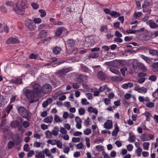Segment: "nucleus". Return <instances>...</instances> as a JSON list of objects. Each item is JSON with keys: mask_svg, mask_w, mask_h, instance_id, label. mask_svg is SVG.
<instances>
[{"mask_svg": "<svg viewBox=\"0 0 158 158\" xmlns=\"http://www.w3.org/2000/svg\"><path fill=\"white\" fill-rule=\"evenodd\" d=\"M16 109L19 114L23 118H26L28 120L31 118L30 111L24 106H17Z\"/></svg>", "mask_w": 158, "mask_h": 158, "instance_id": "obj_1", "label": "nucleus"}, {"mask_svg": "<svg viewBox=\"0 0 158 158\" xmlns=\"http://www.w3.org/2000/svg\"><path fill=\"white\" fill-rule=\"evenodd\" d=\"M24 94L26 98L29 99H30V103H33L38 101V99L34 100L35 94L32 90L27 89L24 91Z\"/></svg>", "mask_w": 158, "mask_h": 158, "instance_id": "obj_2", "label": "nucleus"}, {"mask_svg": "<svg viewBox=\"0 0 158 158\" xmlns=\"http://www.w3.org/2000/svg\"><path fill=\"white\" fill-rule=\"evenodd\" d=\"M26 26L31 31H34L36 27V24L32 20L29 19L26 20L25 22Z\"/></svg>", "mask_w": 158, "mask_h": 158, "instance_id": "obj_3", "label": "nucleus"}, {"mask_svg": "<svg viewBox=\"0 0 158 158\" xmlns=\"http://www.w3.org/2000/svg\"><path fill=\"white\" fill-rule=\"evenodd\" d=\"M13 9L16 13L19 15H23L25 12L24 9L16 4L13 6Z\"/></svg>", "mask_w": 158, "mask_h": 158, "instance_id": "obj_4", "label": "nucleus"}, {"mask_svg": "<svg viewBox=\"0 0 158 158\" xmlns=\"http://www.w3.org/2000/svg\"><path fill=\"white\" fill-rule=\"evenodd\" d=\"M52 89V86L49 84H46L43 86L42 91L44 94H47L51 92Z\"/></svg>", "mask_w": 158, "mask_h": 158, "instance_id": "obj_5", "label": "nucleus"}, {"mask_svg": "<svg viewBox=\"0 0 158 158\" xmlns=\"http://www.w3.org/2000/svg\"><path fill=\"white\" fill-rule=\"evenodd\" d=\"M32 90L36 94L41 92L42 88L39 84L35 83L32 86Z\"/></svg>", "mask_w": 158, "mask_h": 158, "instance_id": "obj_6", "label": "nucleus"}, {"mask_svg": "<svg viewBox=\"0 0 158 158\" xmlns=\"http://www.w3.org/2000/svg\"><path fill=\"white\" fill-rule=\"evenodd\" d=\"M67 29L64 27H60L56 29L55 36L58 37L60 36L63 31H65Z\"/></svg>", "mask_w": 158, "mask_h": 158, "instance_id": "obj_7", "label": "nucleus"}, {"mask_svg": "<svg viewBox=\"0 0 158 158\" xmlns=\"http://www.w3.org/2000/svg\"><path fill=\"white\" fill-rule=\"evenodd\" d=\"M19 43L20 41L17 38L14 37L8 39L6 42V43L7 44H19Z\"/></svg>", "mask_w": 158, "mask_h": 158, "instance_id": "obj_8", "label": "nucleus"}, {"mask_svg": "<svg viewBox=\"0 0 158 158\" xmlns=\"http://www.w3.org/2000/svg\"><path fill=\"white\" fill-rule=\"evenodd\" d=\"M88 77L86 75L80 74L78 75L77 77L76 81L79 83H82L84 79L87 80Z\"/></svg>", "mask_w": 158, "mask_h": 158, "instance_id": "obj_9", "label": "nucleus"}, {"mask_svg": "<svg viewBox=\"0 0 158 158\" xmlns=\"http://www.w3.org/2000/svg\"><path fill=\"white\" fill-rule=\"evenodd\" d=\"M97 77L98 79L101 81H105L106 78L105 73L102 71H100L97 73Z\"/></svg>", "mask_w": 158, "mask_h": 158, "instance_id": "obj_10", "label": "nucleus"}, {"mask_svg": "<svg viewBox=\"0 0 158 158\" xmlns=\"http://www.w3.org/2000/svg\"><path fill=\"white\" fill-rule=\"evenodd\" d=\"M69 71V68L64 69L62 70H59L56 74L58 76L63 77L65 74Z\"/></svg>", "mask_w": 158, "mask_h": 158, "instance_id": "obj_11", "label": "nucleus"}, {"mask_svg": "<svg viewBox=\"0 0 158 158\" xmlns=\"http://www.w3.org/2000/svg\"><path fill=\"white\" fill-rule=\"evenodd\" d=\"M22 78L20 77H18L15 79H13L10 81V83L14 84L15 85H20L22 84Z\"/></svg>", "mask_w": 158, "mask_h": 158, "instance_id": "obj_12", "label": "nucleus"}, {"mask_svg": "<svg viewBox=\"0 0 158 158\" xmlns=\"http://www.w3.org/2000/svg\"><path fill=\"white\" fill-rule=\"evenodd\" d=\"M112 122L111 120H108L104 124V127L108 129H110L112 127Z\"/></svg>", "mask_w": 158, "mask_h": 158, "instance_id": "obj_13", "label": "nucleus"}, {"mask_svg": "<svg viewBox=\"0 0 158 158\" xmlns=\"http://www.w3.org/2000/svg\"><path fill=\"white\" fill-rule=\"evenodd\" d=\"M136 64H137V66L139 69L143 72H146L147 70L146 67L143 63L140 62H137L136 63Z\"/></svg>", "mask_w": 158, "mask_h": 158, "instance_id": "obj_14", "label": "nucleus"}, {"mask_svg": "<svg viewBox=\"0 0 158 158\" xmlns=\"http://www.w3.org/2000/svg\"><path fill=\"white\" fill-rule=\"evenodd\" d=\"M20 123L17 120L13 121L11 122L10 123V126L11 127L14 128L19 127L20 126Z\"/></svg>", "mask_w": 158, "mask_h": 158, "instance_id": "obj_15", "label": "nucleus"}, {"mask_svg": "<svg viewBox=\"0 0 158 158\" xmlns=\"http://www.w3.org/2000/svg\"><path fill=\"white\" fill-rule=\"evenodd\" d=\"M27 1L25 0H23L19 1L16 4L19 5L24 9L25 8L27 7Z\"/></svg>", "mask_w": 158, "mask_h": 158, "instance_id": "obj_16", "label": "nucleus"}, {"mask_svg": "<svg viewBox=\"0 0 158 158\" xmlns=\"http://www.w3.org/2000/svg\"><path fill=\"white\" fill-rule=\"evenodd\" d=\"M123 78L120 76H113L111 77V80L114 82H121L123 80Z\"/></svg>", "mask_w": 158, "mask_h": 158, "instance_id": "obj_17", "label": "nucleus"}, {"mask_svg": "<svg viewBox=\"0 0 158 158\" xmlns=\"http://www.w3.org/2000/svg\"><path fill=\"white\" fill-rule=\"evenodd\" d=\"M114 129L112 132V136H116L117 135L119 131V128L117 123L114 124Z\"/></svg>", "mask_w": 158, "mask_h": 158, "instance_id": "obj_18", "label": "nucleus"}, {"mask_svg": "<svg viewBox=\"0 0 158 158\" xmlns=\"http://www.w3.org/2000/svg\"><path fill=\"white\" fill-rule=\"evenodd\" d=\"M75 44V42L73 39L68 40L65 44L66 45L70 47L74 46Z\"/></svg>", "mask_w": 158, "mask_h": 158, "instance_id": "obj_19", "label": "nucleus"}, {"mask_svg": "<svg viewBox=\"0 0 158 158\" xmlns=\"http://www.w3.org/2000/svg\"><path fill=\"white\" fill-rule=\"evenodd\" d=\"M110 15L114 18H116L120 16L121 14L116 11L113 10L111 11Z\"/></svg>", "mask_w": 158, "mask_h": 158, "instance_id": "obj_20", "label": "nucleus"}, {"mask_svg": "<svg viewBox=\"0 0 158 158\" xmlns=\"http://www.w3.org/2000/svg\"><path fill=\"white\" fill-rule=\"evenodd\" d=\"M133 86V84L131 82H127V83L123 84L122 87L124 89H127L128 88H131Z\"/></svg>", "mask_w": 158, "mask_h": 158, "instance_id": "obj_21", "label": "nucleus"}, {"mask_svg": "<svg viewBox=\"0 0 158 158\" xmlns=\"http://www.w3.org/2000/svg\"><path fill=\"white\" fill-rule=\"evenodd\" d=\"M61 48L60 47L56 46L53 48L52 52L55 54H59L61 50Z\"/></svg>", "mask_w": 158, "mask_h": 158, "instance_id": "obj_22", "label": "nucleus"}, {"mask_svg": "<svg viewBox=\"0 0 158 158\" xmlns=\"http://www.w3.org/2000/svg\"><path fill=\"white\" fill-rule=\"evenodd\" d=\"M148 134L147 133H143V134L141 137L140 139L141 141H145L148 140Z\"/></svg>", "mask_w": 158, "mask_h": 158, "instance_id": "obj_23", "label": "nucleus"}, {"mask_svg": "<svg viewBox=\"0 0 158 158\" xmlns=\"http://www.w3.org/2000/svg\"><path fill=\"white\" fill-rule=\"evenodd\" d=\"M48 35V34L47 31L44 30H42L39 34V36H40V38L44 37L47 36Z\"/></svg>", "mask_w": 158, "mask_h": 158, "instance_id": "obj_24", "label": "nucleus"}, {"mask_svg": "<svg viewBox=\"0 0 158 158\" xmlns=\"http://www.w3.org/2000/svg\"><path fill=\"white\" fill-rule=\"evenodd\" d=\"M59 127L57 126H55L54 128V129L52 131V134L54 136H56L58 134V131H59Z\"/></svg>", "mask_w": 158, "mask_h": 158, "instance_id": "obj_25", "label": "nucleus"}, {"mask_svg": "<svg viewBox=\"0 0 158 158\" xmlns=\"http://www.w3.org/2000/svg\"><path fill=\"white\" fill-rule=\"evenodd\" d=\"M81 69L82 72H84L86 73H88L89 71V68L86 66L81 65Z\"/></svg>", "mask_w": 158, "mask_h": 158, "instance_id": "obj_26", "label": "nucleus"}, {"mask_svg": "<svg viewBox=\"0 0 158 158\" xmlns=\"http://www.w3.org/2000/svg\"><path fill=\"white\" fill-rule=\"evenodd\" d=\"M149 53L152 56H158V51L156 50L150 49L149 50Z\"/></svg>", "mask_w": 158, "mask_h": 158, "instance_id": "obj_27", "label": "nucleus"}, {"mask_svg": "<svg viewBox=\"0 0 158 158\" xmlns=\"http://www.w3.org/2000/svg\"><path fill=\"white\" fill-rule=\"evenodd\" d=\"M53 120V118L52 116L44 118L43 121L46 123H51Z\"/></svg>", "mask_w": 158, "mask_h": 158, "instance_id": "obj_28", "label": "nucleus"}, {"mask_svg": "<svg viewBox=\"0 0 158 158\" xmlns=\"http://www.w3.org/2000/svg\"><path fill=\"white\" fill-rule=\"evenodd\" d=\"M148 24L150 27L151 28H155L158 27V25L154 22H149Z\"/></svg>", "mask_w": 158, "mask_h": 158, "instance_id": "obj_29", "label": "nucleus"}, {"mask_svg": "<svg viewBox=\"0 0 158 158\" xmlns=\"http://www.w3.org/2000/svg\"><path fill=\"white\" fill-rule=\"evenodd\" d=\"M152 68L154 72H158V62L154 63L152 64Z\"/></svg>", "mask_w": 158, "mask_h": 158, "instance_id": "obj_30", "label": "nucleus"}, {"mask_svg": "<svg viewBox=\"0 0 158 158\" xmlns=\"http://www.w3.org/2000/svg\"><path fill=\"white\" fill-rule=\"evenodd\" d=\"M130 136L128 139V141L130 143L134 142L135 141V136L134 135H130L131 134V133H129Z\"/></svg>", "mask_w": 158, "mask_h": 158, "instance_id": "obj_31", "label": "nucleus"}, {"mask_svg": "<svg viewBox=\"0 0 158 158\" xmlns=\"http://www.w3.org/2000/svg\"><path fill=\"white\" fill-rule=\"evenodd\" d=\"M150 5V3L148 1L145 0L144 1L143 4L142 5V8H144L149 7Z\"/></svg>", "mask_w": 158, "mask_h": 158, "instance_id": "obj_32", "label": "nucleus"}, {"mask_svg": "<svg viewBox=\"0 0 158 158\" xmlns=\"http://www.w3.org/2000/svg\"><path fill=\"white\" fill-rule=\"evenodd\" d=\"M140 57L147 63H149L151 62V60L148 57L143 55H141Z\"/></svg>", "mask_w": 158, "mask_h": 158, "instance_id": "obj_33", "label": "nucleus"}, {"mask_svg": "<svg viewBox=\"0 0 158 158\" xmlns=\"http://www.w3.org/2000/svg\"><path fill=\"white\" fill-rule=\"evenodd\" d=\"M15 146V143L14 142L10 141L8 143V147L9 149H11Z\"/></svg>", "mask_w": 158, "mask_h": 158, "instance_id": "obj_34", "label": "nucleus"}, {"mask_svg": "<svg viewBox=\"0 0 158 158\" xmlns=\"http://www.w3.org/2000/svg\"><path fill=\"white\" fill-rule=\"evenodd\" d=\"M42 152L43 153L45 154L46 156L50 157L51 156V154L50 153L49 150L46 148L44 150H43L42 151Z\"/></svg>", "mask_w": 158, "mask_h": 158, "instance_id": "obj_35", "label": "nucleus"}, {"mask_svg": "<svg viewBox=\"0 0 158 158\" xmlns=\"http://www.w3.org/2000/svg\"><path fill=\"white\" fill-rule=\"evenodd\" d=\"M139 90V92H138L139 93H143L144 94L146 93L147 92V88H145L143 87H142L140 88Z\"/></svg>", "mask_w": 158, "mask_h": 158, "instance_id": "obj_36", "label": "nucleus"}, {"mask_svg": "<svg viewBox=\"0 0 158 158\" xmlns=\"http://www.w3.org/2000/svg\"><path fill=\"white\" fill-rule=\"evenodd\" d=\"M150 145L149 142H144L143 143V147L144 150H148L149 149V146Z\"/></svg>", "mask_w": 158, "mask_h": 158, "instance_id": "obj_37", "label": "nucleus"}, {"mask_svg": "<svg viewBox=\"0 0 158 158\" xmlns=\"http://www.w3.org/2000/svg\"><path fill=\"white\" fill-rule=\"evenodd\" d=\"M13 108V106L12 105H9L6 108V111L7 114H9L10 113V110Z\"/></svg>", "mask_w": 158, "mask_h": 158, "instance_id": "obj_38", "label": "nucleus"}, {"mask_svg": "<svg viewBox=\"0 0 158 158\" xmlns=\"http://www.w3.org/2000/svg\"><path fill=\"white\" fill-rule=\"evenodd\" d=\"M39 12L40 13V16L41 17H44L46 15V12L44 10L40 9L39 10Z\"/></svg>", "mask_w": 158, "mask_h": 158, "instance_id": "obj_39", "label": "nucleus"}, {"mask_svg": "<svg viewBox=\"0 0 158 158\" xmlns=\"http://www.w3.org/2000/svg\"><path fill=\"white\" fill-rule=\"evenodd\" d=\"M142 150L141 148L139 147L137 149H136L135 150V152L137 154V156H140L141 154V152H142Z\"/></svg>", "mask_w": 158, "mask_h": 158, "instance_id": "obj_40", "label": "nucleus"}, {"mask_svg": "<svg viewBox=\"0 0 158 158\" xmlns=\"http://www.w3.org/2000/svg\"><path fill=\"white\" fill-rule=\"evenodd\" d=\"M54 120L56 123H61L62 122V120L57 115H55V116L54 117Z\"/></svg>", "mask_w": 158, "mask_h": 158, "instance_id": "obj_41", "label": "nucleus"}, {"mask_svg": "<svg viewBox=\"0 0 158 158\" xmlns=\"http://www.w3.org/2000/svg\"><path fill=\"white\" fill-rule=\"evenodd\" d=\"M37 158H44L45 155L44 153H42V152H40L38 153L37 154H36L35 156Z\"/></svg>", "mask_w": 158, "mask_h": 158, "instance_id": "obj_42", "label": "nucleus"}, {"mask_svg": "<svg viewBox=\"0 0 158 158\" xmlns=\"http://www.w3.org/2000/svg\"><path fill=\"white\" fill-rule=\"evenodd\" d=\"M23 125L24 128H27L30 126V123L27 121H25L23 122Z\"/></svg>", "mask_w": 158, "mask_h": 158, "instance_id": "obj_43", "label": "nucleus"}, {"mask_svg": "<svg viewBox=\"0 0 158 158\" xmlns=\"http://www.w3.org/2000/svg\"><path fill=\"white\" fill-rule=\"evenodd\" d=\"M142 15V13L141 12H139L138 13L135 12L134 14V16L135 19H137V18Z\"/></svg>", "mask_w": 158, "mask_h": 158, "instance_id": "obj_44", "label": "nucleus"}, {"mask_svg": "<svg viewBox=\"0 0 158 158\" xmlns=\"http://www.w3.org/2000/svg\"><path fill=\"white\" fill-rule=\"evenodd\" d=\"M56 140L55 139L52 140L49 139L47 141V143H48L52 145H54L56 144Z\"/></svg>", "mask_w": 158, "mask_h": 158, "instance_id": "obj_45", "label": "nucleus"}, {"mask_svg": "<svg viewBox=\"0 0 158 158\" xmlns=\"http://www.w3.org/2000/svg\"><path fill=\"white\" fill-rule=\"evenodd\" d=\"M56 144L57 147L60 148H62V143L60 140H57L56 142Z\"/></svg>", "mask_w": 158, "mask_h": 158, "instance_id": "obj_46", "label": "nucleus"}, {"mask_svg": "<svg viewBox=\"0 0 158 158\" xmlns=\"http://www.w3.org/2000/svg\"><path fill=\"white\" fill-rule=\"evenodd\" d=\"M127 70V69L126 67H124L120 69V71L123 77L125 76V72Z\"/></svg>", "mask_w": 158, "mask_h": 158, "instance_id": "obj_47", "label": "nucleus"}, {"mask_svg": "<svg viewBox=\"0 0 158 158\" xmlns=\"http://www.w3.org/2000/svg\"><path fill=\"white\" fill-rule=\"evenodd\" d=\"M91 132V130L89 128H87L84 130V133L85 135H88Z\"/></svg>", "mask_w": 158, "mask_h": 158, "instance_id": "obj_48", "label": "nucleus"}, {"mask_svg": "<svg viewBox=\"0 0 158 158\" xmlns=\"http://www.w3.org/2000/svg\"><path fill=\"white\" fill-rule=\"evenodd\" d=\"M34 22L36 23L39 24L41 22V19L40 18H35L34 19Z\"/></svg>", "mask_w": 158, "mask_h": 158, "instance_id": "obj_49", "label": "nucleus"}, {"mask_svg": "<svg viewBox=\"0 0 158 158\" xmlns=\"http://www.w3.org/2000/svg\"><path fill=\"white\" fill-rule=\"evenodd\" d=\"M154 104L152 102L148 103L146 104V106L148 108H152L154 106Z\"/></svg>", "mask_w": 158, "mask_h": 158, "instance_id": "obj_50", "label": "nucleus"}, {"mask_svg": "<svg viewBox=\"0 0 158 158\" xmlns=\"http://www.w3.org/2000/svg\"><path fill=\"white\" fill-rule=\"evenodd\" d=\"M52 132H51L49 131H46L45 132V135H46V137H48L49 138H51V137L52 136Z\"/></svg>", "mask_w": 158, "mask_h": 158, "instance_id": "obj_51", "label": "nucleus"}, {"mask_svg": "<svg viewBox=\"0 0 158 158\" xmlns=\"http://www.w3.org/2000/svg\"><path fill=\"white\" fill-rule=\"evenodd\" d=\"M103 101L106 105H108L110 103V100L108 98H106L103 99Z\"/></svg>", "mask_w": 158, "mask_h": 158, "instance_id": "obj_52", "label": "nucleus"}, {"mask_svg": "<svg viewBox=\"0 0 158 158\" xmlns=\"http://www.w3.org/2000/svg\"><path fill=\"white\" fill-rule=\"evenodd\" d=\"M85 141L86 143V145L87 147L88 148H89L90 147V144L89 141L90 139L89 138L87 137H86L85 139Z\"/></svg>", "mask_w": 158, "mask_h": 158, "instance_id": "obj_53", "label": "nucleus"}, {"mask_svg": "<svg viewBox=\"0 0 158 158\" xmlns=\"http://www.w3.org/2000/svg\"><path fill=\"white\" fill-rule=\"evenodd\" d=\"M78 111L79 114L80 115L84 114L85 113V109L83 108H81L79 109Z\"/></svg>", "mask_w": 158, "mask_h": 158, "instance_id": "obj_54", "label": "nucleus"}, {"mask_svg": "<svg viewBox=\"0 0 158 158\" xmlns=\"http://www.w3.org/2000/svg\"><path fill=\"white\" fill-rule=\"evenodd\" d=\"M60 133L63 134H65L67 133V131L63 127H61L60 130Z\"/></svg>", "mask_w": 158, "mask_h": 158, "instance_id": "obj_55", "label": "nucleus"}, {"mask_svg": "<svg viewBox=\"0 0 158 158\" xmlns=\"http://www.w3.org/2000/svg\"><path fill=\"white\" fill-rule=\"evenodd\" d=\"M80 141V139L79 138L73 137L72 139V142L74 143L79 142Z\"/></svg>", "mask_w": 158, "mask_h": 158, "instance_id": "obj_56", "label": "nucleus"}, {"mask_svg": "<svg viewBox=\"0 0 158 158\" xmlns=\"http://www.w3.org/2000/svg\"><path fill=\"white\" fill-rule=\"evenodd\" d=\"M98 54L97 53H92L90 55V57L93 58L98 57Z\"/></svg>", "mask_w": 158, "mask_h": 158, "instance_id": "obj_57", "label": "nucleus"}, {"mask_svg": "<svg viewBox=\"0 0 158 158\" xmlns=\"http://www.w3.org/2000/svg\"><path fill=\"white\" fill-rule=\"evenodd\" d=\"M149 79L153 81H155L156 79V77L155 75H152L149 77Z\"/></svg>", "mask_w": 158, "mask_h": 158, "instance_id": "obj_58", "label": "nucleus"}, {"mask_svg": "<svg viewBox=\"0 0 158 158\" xmlns=\"http://www.w3.org/2000/svg\"><path fill=\"white\" fill-rule=\"evenodd\" d=\"M81 103L83 105H87L89 104V102L87 101L85 98H82L81 99Z\"/></svg>", "mask_w": 158, "mask_h": 158, "instance_id": "obj_59", "label": "nucleus"}, {"mask_svg": "<svg viewBox=\"0 0 158 158\" xmlns=\"http://www.w3.org/2000/svg\"><path fill=\"white\" fill-rule=\"evenodd\" d=\"M105 29H107V26L106 25H103L101 27L99 30L101 32H103L104 31Z\"/></svg>", "mask_w": 158, "mask_h": 158, "instance_id": "obj_60", "label": "nucleus"}, {"mask_svg": "<svg viewBox=\"0 0 158 158\" xmlns=\"http://www.w3.org/2000/svg\"><path fill=\"white\" fill-rule=\"evenodd\" d=\"M114 41L115 42H118L119 43H121L123 42V40L122 39L119 38V37H116L114 38Z\"/></svg>", "mask_w": 158, "mask_h": 158, "instance_id": "obj_61", "label": "nucleus"}, {"mask_svg": "<svg viewBox=\"0 0 158 158\" xmlns=\"http://www.w3.org/2000/svg\"><path fill=\"white\" fill-rule=\"evenodd\" d=\"M85 94L88 99H92L93 95L91 93H86Z\"/></svg>", "mask_w": 158, "mask_h": 158, "instance_id": "obj_62", "label": "nucleus"}, {"mask_svg": "<svg viewBox=\"0 0 158 158\" xmlns=\"http://www.w3.org/2000/svg\"><path fill=\"white\" fill-rule=\"evenodd\" d=\"M127 150L129 151H131L133 148V146L131 144H129L127 146Z\"/></svg>", "mask_w": 158, "mask_h": 158, "instance_id": "obj_63", "label": "nucleus"}, {"mask_svg": "<svg viewBox=\"0 0 158 158\" xmlns=\"http://www.w3.org/2000/svg\"><path fill=\"white\" fill-rule=\"evenodd\" d=\"M29 57L31 59H36L37 58V56L36 55L32 53L30 55Z\"/></svg>", "mask_w": 158, "mask_h": 158, "instance_id": "obj_64", "label": "nucleus"}]
</instances>
